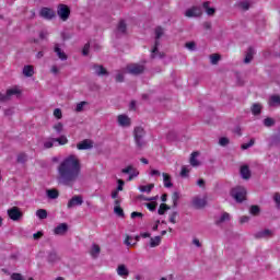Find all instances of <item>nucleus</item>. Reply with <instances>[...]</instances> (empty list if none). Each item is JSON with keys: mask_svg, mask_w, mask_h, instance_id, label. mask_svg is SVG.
<instances>
[{"mask_svg": "<svg viewBox=\"0 0 280 280\" xmlns=\"http://www.w3.org/2000/svg\"><path fill=\"white\" fill-rule=\"evenodd\" d=\"M114 212L116 213V215H119V218H124V209H121V207L115 206Z\"/></svg>", "mask_w": 280, "mask_h": 280, "instance_id": "nucleus-48", "label": "nucleus"}, {"mask_svg": "<svg viewBox=\"0 0 280 280\" xmlns=\"http://www.w3.org/2000/svg\"><path fill=\"white\" fill-rule=\"evenodd\" d=\"M81 205H84V198L80 195L73 196L69 201H68V209H73V207H81Z\"/></svg>", "mask_w": 280, "mask_h": 280, "instance_id": "nucleus-12", "label": "nucleus"}, {"mask_svg": "<svg viewBox=\"0 0 280 280\" xmlns=\"http://www.w3.org/2000/svg\"><path fill=\"white\" fill-rule=\"evenodd\" d=\"M54 117H56V119H62V109L61 108H56L54 110Z\"/></svg>", "mask_w": 280, "mask_h": 280, "instance_id": "nucleus-52", "label": "nucleus"}, {"mask_svg": "<svg viewBox=\"0 0 280 280\" xmlns=\"http://www.w3.org/2000/svg\"><path fill=\"white\" fill-rule=\"evenodd\" d=\"M10 100V96L8 95V92L5 94H0V102H8Z\"/></svg>", "mask_w": 280, "mask_h": 280, "instance_id": "nucleus-61", "label": "nucleus"}, {"mask_svg": "<svg viewBox=\"0 0 280 280\" xmlns=\"http://www.w3.org/2000/svg\"><path fill=\"white\" fill-rule=\"evenodd\" d=\"M162 176L164 180V187H167V188L172 187L173 184H172V177L170 176V174L163 173Z\"/></svg>", "mask_w": 280, "mask_h": 280, "instance_id": "nucleus-30", "label": "nucleus"}, {"mask_svg": "<svg viewBox=\"0 0 280 280\" xmlns=\"http://www.w3.org/2000/svg\"><path fill=\"white\" fill-rule=\"evenodd\" d=\"M47 197L50 198V200H56L60 196L57 189H48L46 190Z\"/></svg>", "mask_w": 280, "mask_h": 280, "instance_id": "nucleus-29", "label": "nucleus"}, {"mask_svg": "<svg viewBox=\"0 0 280 280\" xmlns=\"http://www.w3.org/2000/svg\"><path fill=\"white\" fill-rule=\"evenodd\" d=\"M188 174H189V168H187L186 166H183L180 176L185 177V176H188Z\"/></svg>", "mask_w": 280, "mask_h": 280, "instance_id": "nucleus-60", "label": "nucleus"}, {"mask_svg": "<svg viewBox=\"0 0 280 280\" xmlns=\"http://www.w3.org/2000/svg\"><path fill=\"white\" fill-rule=\"evenodd\" d=\"M178 217V213L177 212H173L171 215H170V222H172V224H176V218Z\"/></svg>", "mask_w": 280, "mask_h": 280, "instance_id": "nucleus-57", "label": "nucleus"}, {"mask_svg": "<svg viewBox=\"0 0 280 280\" xmlns=\"http://www.w3.org/2000/svg\"><path fill=\"white\" fill-rule=\"evenodd\" d=\"M269 106L277 108L280 106V95L279 94H273L269 97L268 101Z\"/></svg>", "mask_w": 280, "mask_h": 280, "instance_id": "nucleus-18", "label": "nucleus"}, {"mask_svg": "<svg viewBox=\"0 0 280 280\" xmlns=\"http://www.w3.org/2000/svg\"><path fill=\"white\" fill-rule=\"evenodd\" d=\"M272 235H275L272 230H262V231L256 233L257 240H264V238L272 237Z\"/></svg>", "mask_w": 280, "mask_h": 280, "instance_id": "nucleus-19", "label": "nucleus"}, {"mask_svg": "<svg viewBox=\"0 0 280 280\" xmlns=\"http://www.w3.org/2000/svg\"><path fill=\"white\" fill-rule=\"evenodd\" d=\"M229 143H230V140L226 137H222V138L219 139V145H221L223 148L229 145Z\"/></svg>", "mask_w": 280, "mask_h": 280, "instance_id": "nucleus-45", "label": "nucleus"}, {"mask_svg": "<svg viewBox=\"0 0 280 280\" xmlns=\"http://www.w3.org/2000/svg\"><path fill=\"white\" fill-rule=\"evenodd\" d=\"M255 145V139H250L248 143H243L241 145L242 150H248V148H253Z\"/></svg>", "mask_w": 280, "mask_h": 280, "instance_id": "nucleus-43", "label": "nucleus"}, {"mask_svg": "<svg viewBox=\"0 0 280 280\" xmlns=\"http://www.w3.org/2000/svg\"><path fill=\"white\" fill-rule=\"evenodd\" d=\"M36 215H37V218H39V220H46V218H47V210L39 209V210L36 211Z\"/></svg>", "mask_w": 280, "mask_h": 280, "instance_id": "nucleus-38", "label": "nucleus"}, {"mask_svg": "<svg viewBox=\"0 0 280 280\" xmlns=\"http://www.w3.org/2000/svg\"><path fill=\"white\" fill-rule=\"evenodd\" d=\"M140 191L144 192V194H150V191H152V189H154V184H149L145 186H140L139 187Z\"/></svg>", "mask_w": 280, "mask_h": 280, "instance_id": "nucleus-35", "label": "nucleus"}, {"mask_svg": "<svg viewBox=\"0 0 280 280\" xmlns=\"http://www.w3.org/2000/svg\"><path fill=\"white\" fill-rule=\"evenodd\" d=\"M264 107L261 106V104H259V103H255V104H253V106H252V113H253V115H261V109H262Z\"/></svg>", "mask_w": 280, "mask_h": 280, "instance_id": "nucleus-31", "label": "nucleus"}, {"mask_svg": "<svg viewBox=\"0 0 280 280\" xmlns=\"http://www.w3.org/2000/svg\"><path fill=\"white\" fill-rule=\"evenodd\" d=\"M254 56H255V49L248 48L244 59L245 65H248V62H252Z\"/></svg>", "mask_w": 280, "mask_h": 280, "instance_id": "nucleus-25", "label": "nucleus"}, {"mask_svg": "<svg viewBox=\"0 0 280 280\" xmlns=\"http://www.w3.org/2000/svg\"><path fill=\"white\" fill-rule=\"evenodd\" d=\"M58 259H60V257L58 256L57 253H50L49 256H48V260L54 262V261H58Z\"/></svg>", "mask_w": 280, "mask_h": 280, "instance_id": "nucleus-47", "label": "nucleus"}, {"mask_svg": "<svg viewBox=\"0 0 280 280\" xmlns=\"http://www.w3.org/2000/svg\"><path fill=\"white\" fill-rule=\"evenodd\" d=\"M116 272L118 277H121L122 279H128V275H130V271L126 267V265H118Z\"/></svg>", "mask_w": 280, "mask_h": 280, "instance_id": "nucleus-16", "label": "nucleus"}, {"mask_svg": "<svg viewBox=\"0 0 280 280\" xmlns=\"http://www.w3.org/2000/svg\"><path fill=\"white\" fill-rule=\"evenodd\" d=\"M124 73H126V68L116 74V82H124Z\"/></svg>", "mask_w": 280, "mask_h": 280, "instance_id": "nucleus-49", "label": "nucleus"}, {"mask_svg": "<svg viewBox=\"0 0 280 280\" xmlns=\"http://www.w3.org/2000/svg\"><path fill=\"white\" fill-rule=\"evenodd\" d=\"M54 143H56V138H48L44 141V148L49 150V148H54Z\"/></svg>", "mask_w": 280, "mask_h": 280, "instance_id": "nucleus-33", "label": "nucleus"}, {"mask_svg": "<svg viewBox=\"0 0 280 280\" xmlns=\"http://www.w3.org/2000/svg\"><path fill=\"white\" fill-rule=\"evenodd\" d=\"M86 104H89L88 102H80L77 104L75 106V113H82V110H84V106H86Z\"/></svg>", "mask_w": 280, "mask_h": 280, "instance_id": "nucleus-39", "label": "nucleus"}, {"mask_svg": "<svg viewBox=\"0 0 280 280\" xmlns=\"http://www.w3.org/2000/svg\"><path fill=\"white\" fill-rule=\"evenodd\" d=\"M101 250L102 249L100 248V245L93 244L90 250V255L93 257V259H97V257H100Z\"/></svg>", "mask_w": 280, "mask_h": 280, "instance_id": "nucleus-23", "label": "nucleus"}, {"mask_svg": "<svg viewBox=\"0 0 280 280\" xmlns=\"http://www.w3.org/2000/svg\"><path fill=\"white\" fill-rule=\"evenodd\" d=\"M7 94L9 98L12 100L13 95H16V96L21 95V90L19 88H11L7 90Z\"/></svg>", "mask_w": 280, "mask_h": 280, "instance_id": "nucleus-28", "label": "nucleus"}, {"mask_svg": "<svg viewBox=\"0 0 280 280\" xmlns=\"http://www.w3.org/2000/svg\"><path fill=\"white\" fill-rule=\"evenodd\" d=\"M198 156H200V152L195 151L191 153L189 163L192 167H200V165H202V163L198 160Z\"/></svg>", "mask_w": 280, "mask_h": 280, "instance_id": "nucleus-15", "label": "nucleus"}, {"mask_svg": "<svg viewBox=\"0 0 280 280\" xmlns=\"http://www.w3.org/2000/svg\"><path fill=\"white\" fill-rule=\"evenodd\" d=\"M117 122L121 128H130V126H132V119L126 114L118 115Z\"/></svg>", "mask_w": 280, "mask_h": 280, "instance_id": "nucleus-11", "label": "nucleus"}, {"mask_svg": "<svg viewBox=\"0 0 280 280\" xmlns=\"http://www.w3.org/2000/svg\"><path fill=\"white\" fill-rule=\"evenodd\" d=\"M241 176L244 180H248V178H250V170L248 168V165H243L241 167Z\"/></svg>", "mask_w": 280, "mask_h": 280, "instance_id": "nucleus-24", "label": "nucleus"}, {"mask_svg": "<svg viewBox=\"0 0 280 280\" xmlns=\"http://www.w3.org/2000/svg\"><path fill=\"white\" fill-rule=\"evenodd\" d=\"M165 211H170V206L166 203H161L158 210L159 215H165Z\"/></svg>", "mask_w": 280, "mask_h": 280, "instance_id": "nucleus-36", "label": "nucleus"}, {"mask_svg": "<svg viewBox=\"0 0 280 280\" xmlns=\"http://www.w3.org/2000/svg\"><path fill=\"white\" fill-rule=\"evenodd\" d=\"M8 215L10 220H13V222H19V220L23 218V212L19 207H12L11 209L8 210Z\"/></svg>", "mask_w": 280, "mask_h": 280, "instance_id": "nucleus-8", "label": "nucleus"}, {"mask_svg": "<svg viewBox=\"0 0 280 280\" xmlns=\"http://www.w3.org/2000/svg\"><path fill=\"white\" fill-rule=\"evenodd\" d=\"M163 34H165V30H163V27H155V45L152 49L151 58H156V56H159V58H163V56H165L163 52H159V40L163 36Z\"/></svg>", "mask_w": 280, "mask_h": 280, "instance_id": "nucleus-2", "label": "nucleus"}, {"mask_svg": "<svg viewBox=\"0 0 280 280\" xmlns=\"http://www.w3.org/2000/svg\"><path fill=\"white\" fill-rule=\"evenodd\" d=\"M126 73H130L131 75H141L143 71H145V66L141 63H129L125 68Z\"/></svg>", "mask_w": 280, "mask_h": 280, "instance_id": "nucleus-3", "label": "nucleus"}, {"mask_svg": "<svg viewBox=\"0 0 280 280\" xmlns=\"http://www.w3.org/2000/svg\"><path fill=\"white\" fill-rule=\"evenodd\" d=\"M18 163H27V154L19 153L18 154Z\"/></svg>", "mask_w": 280, "mask_h": 280, "instance_id": "nucleus-41", "label": "nucleus"}, {"mask_svg": "<svg viewBox=\"0 0 280 280\" xmlns=\"http://www.w3.org/2000/svg\"><path fill=\"white\" fill-rule=\"evenodd\" d=\"M191 203L195 209H205L207 207V196H196L192 198Z\"/></svg>", "mask_w": 280, "mask_h": 280, "instance_id": "nucleus-10", "label": "nucleus"}, {"mask_svg": "<svg viewBox=\"0 0 280 280\" xmlns=\"http://www.w3.org/2000/svg\"><path fill=\"white\" fill-rule=\"evenodd\" d=\"M57 14L63 22L69 21V16H71V9H69L67 4H59L57 7Z\"/></svg>", "mask_w": 280, "mask_h": 280, "instance_id": "nucleus-6", "label": "nucleus"}, {"mask_svg": "<svg viewBox=\"0 0 280 280\" xmlns=\"http://www.w3.org/2000/svg\"><path fill=\"white\" fill-rule=\"evenodd\" d=\"M147 208L149 209V211H155L156 210V202L147 203Z\"/></svg>", "mask_w": 280, "mask_h": 280, "instance_id": "nucleus-56", "label": "nucleus"}, {"mask_svg": "<svg viewBox=\"0 0 280 280\" xmlns=\"http://www.w3.org/2000/svg\"><path fill=\"white\" fill-rule=\"evenodd\" d=\"M172 198H173V205L174 207H176L178 205V198H179L178 192H174Z\"/></svg>", "mask_w": 280, "mask_h": 280, "instance_id": "nucleus-58", "label": "nucleus"}, {"mask_svg": "<svg viewBox=\"0 0 280 280\" xmlns=\"http://www.w3.org/2000/svg\"><path fill=\"white\" fill-rule=\"evenodd\" d=\"M232 198L236 200V202H244L246 200V188L242 186H237L232 189Z\"/></svg>", "mask_w": 280, "mask_h": 280, "instance_id": "nucleus-4", "label": "nucleus"}, {"mask_svg": "<svg viewBox=\"0 0 280 280\" xmlns=\"http://www.w3.org/2000/svg\"><path fill=\"white\" fill-rule=\"evenodd\" d=\"M94 142L91 139H85L77 144L79 150H91L93 149Z\"/></svg>", "mask_w": 280, "mask_h": 280, "instance_id": "nucleus-14", "label": "nucleus"}, {"mask_svg": "<svg viewBox=\"0 0 280 280\" xmlns=\"http://www.w3.org/2000/svg\"><path fill=\"white\" fill-rule=\"evenodd\" d=\"M55 54H57L59 60H67V54L61 49L60 45L56 44L54 48Z\"/></svg>", "mask_w": 280, "mask_h": 280, "instance_id": "nucleus-21", "label": "nucleus"}, {"mask_svg": "<svg viewBox=\"0 0 280 280\" xmlns=\"http://www.w3.org/2000/svg\"><path fill=\"white\" fill-rule=\"evenodd\" d=\"M58 143L59 145H67L69 143V139H67V136H61L59 138H55V143Z\"/></svg>", "mask_w": 280, "mask_h": 280, "instance_id": "nucleus-34", "label": "nucleus"}, {"mask_svg": "<svg viewBox=\"0 0 280 280\" xmlns=\"http://www.w3.org/2000/svg\"><path fill=\"white\" fill-rule=\"evenodd\" d=\"M231 220V217L229 213H223L219 220H217V224H222L223 222H229Z\"/></svg>", "mask_w": 280, "mask_h": 280, "instance_id": "nucleus-37", "label": "nucleus"}, {"mask_svg": "<svg viewBox=\"0 0 280 280\" xmlns=\"http://www.w3.org/2000/svg\"><path fill=\"white\" fill-rule=\"evenodd\" d=\"M161 245V236L151 237L150 246L151 248H156V246Z\"/></svg>", "mask_w": 280, "mask_h": 280, "instance_id": "nucleus-32", "label": "nucleus"}, {"mask_svg": "<svg viewBox=\"0 0 280 280\" xmlns=\"http://www.w3.org/2000/svg\"><path fill=\"white\" fill-rule=\"evenodd\" d=\"M259 208L258 206H252L250 209H249V212L252 215H259Z\"/></svg>", "mask_w": 280, "mask_h": 280, "instance_id": "nucleus-50", "label": "nucleus"}, {"mask_svg": "<svg viewBox=\"0 0 280 280\" xmlns=\"http://www.w3.org/2000/svg\"><path fill=\"white\" fill-rule=\"evenodd\" d=\"M93 71L96 75H108V70H106V68H104V66L94 65Z\"/></svg>", "mask_w": 280, "mask_h": 280, "instance_id": "nucleus-20", "label": "nucleus"}, {"mask_svg": "<svg viewBox=\"0 0 280 280\" xmlns=\"http://www.w3.org/2000/svg\"><path fill=\"white\" fill-rule=\"evenodd\" d=\"M23 74L26 78H32V75H34V66H25L23 68Z\"/></svg>", "mask_w": 280, "mask_h": 280, "instance_id": "nucleus-26", "label": "nucleus"}, {"mask_svg": "<svg viewBox=\"0 0 280 280\" xmlns=\"http://www.w3.org/2000/svg\"><path fill=\"white\" fill-rule=\"evenodd\" d=\"M39 16L46 21H51L52 19H56V11L51 8L44 7L39 11Z\"/></svg>", "mask_w": 280, "mask_h": 280, "instance_id": "nucleus-7", "label": "nucleus"}, {"mask_svg": "<svg viewBox=\"0 0 280 280\" xmlns=\"http://www.w3.org/2000/svg\"><path fill=\"white\" fill-rule=\"evenodd\" d=\"M202 14V7H191L188 10H186L185 12V16H187L188 19H198V16H200Z\"/></svg>", "mask_w": 280, "mask_h": 280, "instance_id": "nucleus-9", "label": "nucleus"}, {"mask_svg": "<svg viewBox=\"0 0 280 280\" xmlns=\"http://www.w3.org/2000/svg\"><path fill=\"white\" fill-rule=\"evenodd\" d=\"M210 62L211 65H217L218 62H220V55L218 54L210 55Z\"/></svg>", "mask_w": 280, "mask_h": 280, "instance_id": "nucleus-40", "label": "nucleus"}, {"mask_svg": "<svg viewBox=\"0 0 280 280\" xmlns=\"http://www.w3.org/2000/svg\"><path fill=\"white\" fill-rule=\"evenodd\" d=\"M186 49H189V51L196 50V42H188L185 44Z\"/></svg>", "mask_w": 280, "mask_h": 280, "instance_id": "nucleus-46", "label": "nucleus"}, {"mask_svg": "<svg viewBox=\"0 0 280 280\" xmlns=\"http://www.w3.org/2000/svg\"><path fill=\"white\" fill-rule=\"evenodd\" d=\"M135 141L138 148H143V138L145 137V129L143 127H135L133 129Z\"/></svg>", "mask_w": 280, "mask_h": 280, "instance_id": "nucleus-5", "label": "nucleus"}, {"mask_svg": "<svg viewBox=\"0 0 280 280\" xmlns=\"http://www.w3.org/2000/svg\"><path fill=\"white\" fill-rule=\"evenodd\" d=\"M273 200H275V202H276L277 209H280V194H279V192H276V194H275Z\"/></svg>", "mask_w": 280, "mask_h": 280, "instance_id": "nucleus-53", "label": "nucleus"}, {"mask_svg": "<svg viewBox=\"0 0 280 280\" xmlns=\"http://www.w3.org/2000/svg\"><path fill=\"white\" fill-rule=\"evenodd\" d=\"M128 28V26L126 25V21L120 20L117 26V32L118 34H126V30Z\"/></svg>", "mask_w": 280, "mask_h": 280, "instance_id": "nucleus-27", "label": "nucleus"}, {"mask_svg": "<svg viewBox=\"0 0 280 280\" xmlns=\"http://www.w3.org/2000/svg\"><path fill=\"white\" fill-rule=\"evenodd\" d=\"M118 196H119V190H118V189L112 191V198H113L114 200H116V198H117Z\"/></svg>", "mask_w": 280, "mask_h": 280, "instance_id": "nucleus-63", "label": "nucleus"}, {"mask_svg": "<svg viewBox=\"0 0 280 280\" xmlns=\"http://www.w3.org/2000/svg\"><path fill=\"white\" fill-rule=\"evenodd\" d=\"M240 9L241 10H250V2L249 1H242L240 2Z\"/></svg>", "mask_w": 280, "mask_h": 280, "instance_id": "nucleus-42", "label": "nucleus"}, {"mask_svg": "<svg viewBox=\"0 0 280 280\" xmlns=\"http://www.w3.org/2000/svg\"><path fill=\"white\" fill-rule=\"evenodd\" d=\"M131 218H132V220H135V218H143V213H141V212H132L131 213Z\"/></svg>", "mask_w": 280, "mask_h": 280, "instance_id": "nucleus-62", "label": "nucleus"}, {"mask_svg": "<svg viewBox=\"0 0 280 280\" xmlns=\"http://www.w3.org/2000/svg\"><path fill=\"white\" fill-rule=\"evenodd\" d=\"M121 173L129 174L128 180H132L139 176V171L132 165H128L127 167L122 168Z\"/></svg>", "mask_w": 280, "mask_h": 280, "instance_id": "nucleus-13", "label": "nucleus"}, {"mask_svg": "<svg viewBox=\"0 0 280 280\" xmlns=\"http://www.w3.org/2000/svg\"><path fill=\"white\" fill-rule=\"evenodd\" d=\"M52 128L57 132V135H60V132H62V130H63L62 122H57L56 125H54Z\"/></svg>", "mask_w": 280, "mask_h": 280, "instance_id": "nucleus-44", "label": "nucleus"}, {"mask_svg": "<svg viewBox=\"0 0 280 280\" xmlns=\"http://www.w3.org/2000/svg\"><path fill=\"white\" fill-rule=\"evenodd\" d=\"M34 240H40V237H43V232H37L35 234H33Z\"/></svg>", "mask_w": 280, "mask_h": 280, "instance_id": "nucleus-64", "label": "nucleus"}, {"mask_svg": "<svg viewBox=\"0 0 280 280\" xmlns=\"http://www.w3.org/2000/svg\"><path fill=\"white\" fill-rule=\"evenodd\" d=\"M273 124H275V119H272V118H266V119L264 120V125H265L267 128H270Z\"/></svg>", "mask_w": 280, "mask_h": 280, "instance_id": "nucleus-54", "label": "nucleus"}, {"mask_svg": "<svg viewBox=\"0 0 280 280\" xmlns=\"http://www.w3.org/2000/svg\"><path fill=\"white\" fill-rule=\"evenodd\" d=\"M89 49H91V45L85 44L82 50L83 56H89Z\"/></svg>", "mask_w": 280, "mask_h": 280, "instance_id": "nucleus-59", "label": "nucleus"}, {"mask_svg": "<svg viewBox=\"0 0 280 280\" xmlns=\"http://www.w3.org/2000/svg\"><path fill=\"white\" fill-rule=\"evenodd\" d=\"M125 244H126V246H135L137 244V242L132 243V236L127 235L126 240H125Z\"/></svg>", "mask_w": 280, "mask_h": 280, "instance_id": "nucleus-51", "label": "nucleus"}, {"mask_svg": "<svg viewBox=\"0 0 280 280\" xmlns=\"http://www.w3.org/2000/svg\"><path fill=\"white\" fill-rule=\"evenodd\" d=\"M211 2L206 1L202 3V8L206 11V13L208 14V16H213L215 14V9L211 8Z\"/></svg>", "mask_w": 280, "mask_h": 280, "instance_id": "nucleus-22", "label": "nucleus"}, {"mask_svg": "<svg viewBox=\"0 0 280 280\" xmlns=\"http://www.w3.org/2000/svg\"><path fill=\"white\" fill-rule=\"evenodd\" d=\"M117 183H118V186H117L116 189H117L118 191H124V185H125L124 179H118Z\"/></svg>", "mask_w": 280, "mask_h": 280, "instance_id": "nucleus-55", "label": "nucleus"}, {"mask_svg": "<svg viewBox=\"0 0 280 280\" xmlns=\"http://www.w3.org/2000/svg\"><path fill=\"white\" fill-rule=\"evenodd\" d=\"M69 231V225L67 223H60L57 228H55L54 233L55 235H65Z\"/></svg>", "mask_w": 280, "mask_h": 280, "instance_id": "nucleus-17", "label": "nucleus"}, {"mask_svg": "<svg viewBox=\"0 0 280 280\" xmlns=\"http://www.w3.org/2000/svg\"><path fill=\"white\" fill-rule=\"evenodd\" d=\"M58 183L67 187H73L82 174V161L75 154L66 156L57 167Z\"/></svg>", "mask_w": 280, "mask_h": 280, "instance_id": "nucleus-1", "label": "nucleus"}]
</instances>
